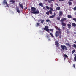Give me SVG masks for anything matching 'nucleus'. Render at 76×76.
I'll return each mask as SVG.
<instances>
[{
    "mask_svg": "<svg viewBox=\"0 0 76 76\" xmlns=\"http://www.w3.org/2000/svg\"><path fill=\"white\" fill-rule=\"evenodd\" d=\"M36 10V8L35 7H31V11H32V12H31V13H33V14H38L39 13V11Z\"/></svg>",
    "mask_w": 76,
    "mask_h": 76,
    "instance_id": "f257e3e1",
    "label": "nucleus"
},
{
    "mask_svg": "<svg viewBox=\"0 0 76 76\" xmlns=\"http://www.w3.org/2000/svg\"><path fill=\"white\" fill-rule=\"evenodd\" d=\"M61 46L63 50H67V48L66 46L64 45H61Z\"/></svg>",
    "mask_w": 76,
    "mask_h": 76,
    "instance_id": "f03ea898",
    "label": "nucleus"
},
{
    "mask_svg": "<svg viewBox=\"0 0 76 76\" xmlns=\"http://www.w3.org/2000/svg\"><path fill=\"white\" fill-rule=\"evenodd\" d=\"M60 31H57L55 33V36L57 38L59 37V35H60Z\"/></svg>",
    "mask_w": 76,
    "mask_h": 76,
    "instance_id": "7ed1b4c3",
    "label": "nucleus"
},
{
    "mask_svg": "<svg viewBox=\"0 0 76 76\" xmlns=\"http://www.w3.org/2000/svg\"><path fill=\"white\" fill-rule=\"evenodd\" d=\"M55 44L56 47H59V43L57 41H56L55 42Z\"/></svg>",
    "mask_w": 76,
    "mask_h": 76,
    "instance_id": "20e7f679",
    "label": "nucleus"
},
{
    "mask_svg": "<svg viewBox=\"0 0 76 76\" xmlns=\"http://www.w3.org/2000/svg\"><path fill=\"white\" fill-rule=\"evenodd\" d=\"M65 20H66V18H63L62 19H61L60 20V22H64Z\"/></svg>",
    "mask_w": 76,
    "mask_h": 76,
    "instance_id": "39448f33",
    "label": "nucleus"
},
{
    "mask_svg": "<svg viewBox=\"0 0 76 76\" xmlns=\"http://www.w3.org/2000/svg\"><path fill=\"white\" fill-rule=\"evenodd\" d=\"M16 9L17 12H18V13H20V10H19V7H17L16 8Z\"/></svg>",
    "mask_w": 76,
    "mask_h": 76,
    "instance_id": "423d86ee",
    "label": "nucleus"
},
{
    "mask_svg": "<svg viewBox=\"0 0 76 76\" xmlns=\"http://www.w3.org/2000/svg\"><path fill=\"white\" fill-rule=\"evenodd\" d=\"M69 24H67V26L68 28H69V29H70V28H71V24H72V23H71L70 22H69Z\"/></svg>",
    "mask_w": 76,
    "mask_h": 76,
    "instance_id": "0eeeda50",
    "label": "nucleus"
},
{
    "mask_svg": "<svg viewBox=\"0 0 76 76\" xmlns=\"http://www.w3.org/2000/svg\"><path fill=\"white\" fill-rule=\"evenodd\" d=\"M61 24L62 25V26H66V23L64 22H61Z\"/></svg>",
    "mask_w": 76,
    "mask_h": 76,
    "instance_id": "6e6552de",
    "label": "nucleus"
},
{
    "mask_svg": "<svg viewBox=\"0 0 76 76\" xmlns=\"http://www.w3.org/2000/svg\"><path fill=\"white\" fill-rule=\"evenodd\" d=\"M56 16V13H54V15H52V16H50L49 18H53L54 17H55Z\"/></svg>",
    "mask_w": 76,
    "mask_h": 76,
    "instance_id": "1a4fd4ad",
    "label": "nucleus"
},
{
    "mask_svg": "<svg viewBox=\"0 0 76 76\" xmlns=\"http://www.w3.org/2000/svg\"><path fill=\"white\" fill-rule=\"evenodd\" d=\"M48 26H45L44 29V31H46L47 29H48Z\"/></svg>",
    "mask_w": 76,
    "mask_h": 76,
    "instance_id": "9d476101",
    "label": "nucleus"
},
{
    "mask_svg": "<svg viewBox=\"0 0 76 76\" xmlns=\"http://www.w3.org/2000/svg\"><path fill=\"white\" fill-rule=\"evenodd\" d=\"M19 5L20 7L22 9H23V6L22 4H20Z\"/></svg>",
    "mask_w": 76,
    "mask_h": 76,
    "instance_id": "9b49d317",
    "label": "nucleus"
},
{
    "mask_svg": "<svg viewBox=\"0 0 76 76\" xmlns=\"http://www.w3.org/2000/svg\"><path fill=\"white\" fill-rule=\"evenodd\" d=\"M3 3L4 4H6V5H8V4L7 3V2L6 1H3Z\"/></svg>",
    "mask_w": 76,
    "mask_h": 76,
    "instance_id": "f8f14e48",
    "label": "nucleus"
},
{
    "mask_svg": "<svg viewBox=\"0 0 76 76\" xmlns=\"http://www.w3.org/2000/svg\"><path fill=\"white\" fill-rule=\"evenodd\" d=\"M60 7H57L56 8V10H60Z\"/></svg>",
    "mask_w": 76,
    "mask_h": 76,
    "instance_id": "ddd939ff",
    "label": "nucleus"
},
{
    "mask_svg": "<svg viewBox=\"0 0 76 76\" xmlns=\"http://www.w3.org/2000/svg\"><path fill=\"white\" fill-rule=\"evenodd\" d=\"M66 44L67 46H68L69 47H71V45H70V44L69 43H66Z\"/></svg>",
    "mask_w": 76,
    "mask_h": 76,
    "instance_id": "4468645a",
    "label": "nucleus"
},
{
    "mask_svg": "<svg viewBox=\"0 0 76 76\" xmlns=\"http://www.w3.org/2000/svg\"><path fill=\"white\" fill-rule=\"evenodd\" d=\"M72 26H73L74 27H76V24H75L74 23H72Z\"/></svg>",
    "mask_w": 76,
    "mask_h": 76,
    "instance_id": "2eb2a0df",
    "label": "nucleus"
},
{
    "mask_svg": "<svg viewBox=\"0 0 76 76\" xmlns=\"http://www.w3.org/2000/svg\"><path fill=\"white\" fill-rule=\"evenodd\" d=\"M10 3H14L15 2L14 1V0H11L10 1Z\"/></svg>",
    "mask_w": 76,
    "mask_h": 76,
    "instance_id": "dca6fc26",
    "label": "nucleus"
},
{
    "mask_svg": "<svg viewBox=\"0 0 76 76\" xmlns=\"http://www.w3.org/2000/svg\"><path fill=\"white\" fill-rule=\"evenodd\" d=\"M62 16V11H60L59 12V16Z\"/></svg>",
    "mask_w": 76,
    "mask_h": 76,
    "instance_id": "f3484780",
    "label": "nucleus"
},
{
    "mask_svg": "<svg viewBox=\"0 0 76 76\" xmlns=\"http://www.w3.org/2000/svg\"><path fill=\"white\" fill-rule=\"evenodd\" d=\"M50 36H49L48 34H47L46 36V38H48V39L49 38H50Z\"/></svg>",
    "mask_w": 76,
    "mask_h": 76,
    "instance_id": "a211bd4d",
    "label": "nucleus"
},
{
    "mask_svg": "<svg viewBox=\"0 0 76 76\" xmlns=\"http://www.w3.org/2000/svg\"><path fill=\"white\" fill-rule=\"evenodd\" d=\"M39 6H40L41 7H43V4L42 3H39Z\"/></svg>",
    "mask_w": 76,
    "mask_h": 76,
    "instance_id": "6ab92c4d",
    "label": "nucleus"
},
{
    "mask_svg": "<svg viewBox=\"0 0 76 76\" xmlns=\"http://www.w3.org/2000/svg\"><path fill=\"white\" fill-rule=\"evenodd\" d=\"M49 34L52 37H54V36L53 35V34H52V33H51L50 32V33H49Z\"/></svg>",
    "mask_w": 76,
    "mask_h": 76,
    "instance_id": "aec40b11",
    "label": "nucleus"
},
{
    "mask_svg": "<svg viewBox=\"0 0 76 76\" xmlns=\"http://www.w3.org/2000/svg\"><path fill=\"white\" fill-rule=\"evenodd\" d=\"M76 52V50H73L72 52V54H73L74 53Z\"/></svg>",
    "mask_w": 76,
    "mask_h": 76,
    "instance_id": "412c9836",
    "label": "nucleus"
},
{
    "mask_svg": "<svg viewBox=\"0 0 76 76\" xmlns=\"http://www.w3.org/2000/svg\"><path fill=\"white\" fill-rule=\"evenodd\" d=\"M46 8L47 9H48V10H50V7H49L48 6H46Z\"/></svg>",
    "mask_w": 76,
    "mask_h": 76,
    "instance_id": "4be33fe9",
    "label": "nucleus"
},
{
    "mask_svg": "<svg viewBox=\"0 0 76 76\" xmlns=\"http://www.w3.org/2000/svg\"><path fill=\"white\" fill-rule=\"evenodd\" d=\"M68 18H72V16L70 15H68Z\"/></svg>",
    "mask_w": 76,
    "mask_h": 76,
    "instance_id": "5701e85b",
    "label": "nucleus"
},
{
    "mask_svg": "<svg viewBox=\"0 0 76 76\" xmlns=\"http://www.w3.org/2000/svg\"><path fill=\"white\" fill-rule=\"evenodd\" d=\"M57 29V30H58V31H60V30H61V29H60V28L57 27L56 28Z\"/></svg>",
    "mask_w": 76,
    "mask_h": 76,
    "instance_id": "b1692460",
    "label": "nucleus"
},
{
    "mask_svg": "<svg viewBox=\"0 0 76 76\" xmlns=\"http://www.w3.org/2000/svg\"><path fill=\"white\" fill-rule=\"evenodd\" d=\"M72 19H73V20H74V21H75L76 22V18H73Z\"/></svg>",
    "mask_w": 76,
    "mask_h": 76,
    "instance_id": "393cba45",
    "label": "nucleus"
},
{
    "mask_svg": "<svg viewBox=\"0 0 76 76\" xmlns=\"http://www.w3.org/2000/svg\"><path fill=\"white\" fill-rule=\"evenodd\" d=\"M69 5H72V2L70 1L69 2Z\"/></svg>",
    "mask_w": 76,
    "mask_h": 76,
    "instance_id": "a878e982",
    "label": "nucleus"
},
{
    "mask_svg": "<svg viewBox=\"0 0 76 76\" xmlns=\"http://www.w3.org/2000/svg\"><path fill=\"white\" fill-rule=\"evenodd\" d=\"M49 11H48L46 12V14L47 15H49Z\"/></svg>",
    "mask_w": 76,
    "mask_h": 76,
    "instance_id": "bb28decb",
    "label": "nucleus"
},
{
    "mask_svg": "<svg viewBox=\"0 0 76 76\" xmlns=\"http://www.w3.org/2000/svg\"><path fill=\"white\" fill-rule=\"evenodd\" d=\"M50 20L49 19H47L46 20V22H50Z\"/></svg>",
    "mask_w": 76,
    "mask_h": 76,
    "instance_id": "cd10ccee",
    "label": "nucleus"
},
{
    "mask_svg": "<svg viewBox=\"0 0 76 76\" xmlns=\"http://www.w3.org/2000/svg\"><path fill=\"white\" fill-rule=\"evenodd\" d=\"M44 20H42L41 21V22L42 23H44Z\"/></svg>",
    "mask_w": 76,
    "mask_h": 76,
    "instance_id": "c85d7f7f",
    "label": "nucleus"
},
{
    "mask_svg": "<svg viewBox=\"0 0 76 76\" xmlns=\"http://www.w3.org/2000/svg\"><path fill=\"white\" fill-rule=\"evenodd\" d=\"M46 31L48 32H50V30L49 29H47Z\"/></svg>",
    "mask_w": 76,
    "mask_h": 76,
    "instance_id": "c756f323",
    "label": "nucleus"
},
{
    "mask_svg": "<svg viewBox=\"0 0 76 76\" xmlns=\"http://www.w3.org/2000/svg\"><path fill=\"white\" fill-rule=\"evenodd\" d=\"M73 47L74 48H76V45L74 44L73 45Z\"/></svg>",
    "mask_w": 76,
    "mask_h": 76,
    "instance_id": "7c9ffc66",
    "label": "nucleus"
},
{
    "mask_svg": "<svg viewBox=\"0 0 76 76\" xmlns=\"http://www.w3.org/2000/svg\"><path fill=\"white\" fill-rule=\"evenodd\" d=\"M57 20H59L60 19V17H58L57 18Z\"/></svg>",
    "mask_w": 76,
    "mask_h": 76,
    "instance_id": "2f4dec72",
    "label": "nucleus"
},
{
    "mask_svg": "<svg viewBox=\"0 0 76 76\" xmlns=\"http://www.w3.org/2000/svg\"><path fill=\"white\" fill-rule=\"evenodd\" d=\"M37 26H39V25H40V23H37Z\"/></svg>",
    "mask_w": 76,
    "mask_h": 76,
    "instance_id": "473e14b6",
    "label": "nucleus"
},
{
    "mask_svg": "<svg viewBox=\"0 0 76 76\" xmlns=\"http://www.w3.org/2000/svg\"><path fill=\"white\" fill-rule=\"evenodd\" d=\"M49 31H51V32H53V29H50Z\"/></svg>",
    "mask_w": 76,
    "mask_h": 76,
    "instance_id": "72a5a7b5",
    "label": "nucleus"
},
{
    "mask_svg": "<svg viewBox=\"0 0 76 76\" xmlns=\"http://www.w3.org/2000/svg\"><path fill=\"white\" fill-rule=\"evenodd\" d=\"M64 57H68L67 55H66V54H65L64 55Z\"/></svg>",
    "mask_w": 76,
    "mask_h": 76,
    "instance_id": "f704fd0d",
    "label": "nucleus"
},
{
    "mask_svg": "<svg viewBox=\"0 0 76 76\" xmlns=\"http://www.w3.org/2000/svg\"><path fill=\"white\" fill-rule=\"evenodd\" d=\"M49 12L50 14H52V11L51 10H49Z\"/></svg>",
    "mask_w": 76,
    "mask_h": 76,
    "instance_id": "c9c22d12",
    "label": "nucleus"
},
{
    "mask_svg": "<svg viewBox=\"0 0 76 76\" xmlns=\"http://www.w3.org/2000/svg\"><path fill=\"white\" fill-rule=\"evenodd\" d=\"M73 10H74L75 11H76V7H75L74 8Z\"/></svg>",
    "mask_w": 76,
    "mask_h": 76,
    "instance_id": "e433bc0d",
    "label": "nucleus"
},
{
    "mask_svg": "<svg viewBox=\"0 0 76 76\" xmlns=\"http://www.w3.org/2000/svg\"><path fill=\"white\" fill-rule=\"evenodd\" d=\"M49 10H53V8L52 7H50V8H49Z\"/></svg>",
    "mask_w": 76,
    "mask_h": 76,
    "instance_id": "4c0bfd02",
    "label": "nucleus"
},
{
    "mask_svg": "<svg viewBox=\"0 0 76 76\" xmlns=\"http://www.w3.org/2000/svg\"><path fill=\"white\" fill-rule=\"evenodd\" d=\"M43 9L44 10H46V8L45 7H43Z\"/></svg>",
    "mask_w": 76,
    "mask_h": 76,
    "instance_id": "58836bf2",
    "label": "nucleus"
},
{
    "mask_svg": "<svg viewBox=\"0 0 76 76\" xmlns=\"http://www.w3.org/2000/svg\"><path fill=\"white\" fill-rule=\"evenodd\" d=\"M74 60H75V61H76V57H74Z\"/></svg>",
    "mask_w": 76,
    "mask_h": 76,
    "instance_id": "ea45409f",
    "label": "nucleus"
},
{
    "mask_svg": "<svg viewBox=\"0 0 76 76\" xmlns=\"http://www.w3.org/2000/svg\"><path fill=\"white\" fill-rule=\"evenodd\" d=\"M61 34L60 35H59V38H61Z\"/></svg>",
    "mask_w": 76,
    "mask_h": 76,
    "instance_id": "a19ab883",
    "label": "nucleus"
},
{
    "mask_svg": "<svg viewBox=\"0 0 76 76\" xmlns=\"http://www.w3.org/2000/svg\"><path fill=\"white\" fill-rule=\"evenodd\" d=\"M55 5H56V6H58V4L57 3L55 4Z\"/></svg>",
    "mask_w": 76,
    "mask_h": 76,
    "instance_id": "79ce46f5",
    "label": "nucleus"
},
{
    "mask_svg": "<svg viewBox=\"0 0 76 76\" xmlns=\"http://www.w3.org/2000/svg\"><path fill=\"white\" fill-rule=\"evenodd\" d=\"M73 67L74 68H75V64H73Z\"/></svg>",
    "mask_w": 76,
    "mask_h": 76,
    "instance_id": "37998d69",
    "label": "nucleus"
},
{
    "mask_svg": "<svg viewBox=\"0 0 76 76\" xmlns=\"http://www.w3.org/2000/svg\"><path fill=\"white\" fill-rule=\"evenodd\" d=\"M60 1H64V0H58Z\"/></svg>",
    "mask_w": 76,
    "mask_h": 76,
    "instance_id": "c03bdc74",
    "label": "nucleus"
},
{
    "mask_svg": "<svg viewBox=\"0 0 76 76\" xmlns=\"http://www.w3.org/2000/svg\"><path fill=\"white\" fill-rule=\"evenodd\" d=\"M55 0H50V1H54Z\"/></svg>",
    "mask_w": 76,
    "mask_h": 76,
    "instance_id": "a18cd8bd",
    "label": "nucleus"
},
{
    "mask_svg": "<svg viewBox=\"0 0 76 76\" xmlns=\"http://www.w3.org/2000/svg\"><path fill=\"white\" fill-rule=\"evenodd\" d=\"M74 56H75V57H76V54H74Z\"/></svg>",
    "mask_w": 76,
    "mask_h": 76,
    "instance_id": "49530a36",
    "label": "nucleus"
},
{
    "mask_svg": "<svg viewBox=\"0 0 76 76\" xmlns=\"http://www.w3.org/2000/svg\"><path fill=\"white\" fill-rule=\"evenodd\" d=\"M48 40L49 41H50V38L48 39Z\"/></svg>",
    "mask_w": 76,
    "mask_h": 76,
    "instance_id": "de8ad7c7",
    "label": "nucleus"
},
{
    "mask_svg": "<svg viewBox=\"0 0 76 76\" xmlns=\"http://www.w3.org/2000/svg\"><path fill=\"white\" fill-rule=\"evenodd\" d=\"M69 0V1H73V0Z\"/></svg>",
    "mask_w": 76,
    "mask_h": 76,
    "instance_id": "09e8293b",
    "label": "nucleus"
},
{
    "mask_svg": "<svg viewBox=\"0 0 76 76\" xmlns=\"http://www.w3.org/2000/svg\"><path fill=\"white\" fill-rule=\"evenodd\" d=\"M48 1L49 2V3H51V2L50 1Z\"/></svg>",
    "mask_w": 76,
    "mask_h": 76,
    "instance_id": "8fccbe9b",
    "label": "nucleus"
},
{
    "mask_svg": "<svg viewBox=\"0 0 76 76\" xmlns=\"http://www.w3.org/2000/svg\"><path fill=\"white\" fill-rule=\"evenodd\" d=\"M75 16H76V12H75Z\"/></svg>",
    "mask_w": 76,
    "mask_h": 76,
    "instance_id": "3c124183",
    "label": "nucleus"
},
{
    "mask_svg": "<svg viewBox=\"0 0 76 76\" xmlns=\"http://www.w3.org/2000/svg\"><path fill=\"white\" fill-rule=\"evenodd\" d=\"M64 60H66V58H64Z\"/></svg>",
    "mask_w": 76,
    "mask_h": 76,
    "instance_id": "603ef678",
    "label": "nucleus"
},
{
    "mask_svg": "<svg viewBox=\"0 0 76 76\" xmlns=\"http://www.w3.org/2000/svg\"><path fill=\"white\" fill-rule=\"evenodd\" d=\"M45 1H47V0H44Z\"/></svg>",
    "mask_w": 76,
    "mask_h": 76,
    "instance_id": "864d4df0",
    "label": "nucleus"
},
{
    "mask_svg": "<svg viewBox=\"0 0 76 76\" xmlns=\"http://www.w3.org/2000/svg\"><path fill=\"white\" fill-rule=\"evenodd\" d=\"M28 10H29V11H30V9H28Z\"/></svg>",
    "mask_w": 76,
    "mask_h": 76,
    "instance_id": "5fc2aeb1",
    "label": "nucleus"
},
{
    "mask_svg": "<svg viewBox=\"0 0 76 76\" xmlns=\"http://www.w3.org/2000/svg\"><path fill=\"white\" fill-rule=\"evenodd\" d=\"M53 5H52L51 6V7H53Z\"/></svg>",
    "mask_w": 76,
    "mask_h": 76,
    "instance_id": "6e6d98bb",
    "label": "nucleus"
},
{
    "mask_svg": "<svg viewBox=\"0 0 76 76\" xmlns=\"http://www.w3.org/2000/svg\"><path fill=\"white\" fill-rule=\"evenodd\" d=\"M4 0V1H6V0Z\"/></svg>",
    "mask_w": 76,
    "mask_h": 76,
    "instance_id": "4d7b16f0",
    "label": "nucleus"
},
{
    "mask_svg": "<svg viewBox=\"0 0 76 76\" xmlns=\"http://www.w3.org/2000/svg\"><path fill=\"white\" fill-rule=\"evenodd\" d=\"M17 1H18V0H16Z\"/></svg>",
    "mask_w": 76,
    "mask_h": 76,
    "instance_id": "13d9d810",
    "label": "nucleus"
},
{
    "mask_svg": "<svg viewBox=\"0 0 76 76\" xmlns=\"http://www.w3.org/2000/svg\"><path fill=\"white\" fill-rule=\"evenodd\" d=\"M26 9H27V8H26Z\"/></svg>",
    "mask_w": 76,
    "mask_h": 76,
    "instance_id": "bf43d9fd",
    "label": "nucleus"
},
{
    "mask_svg": "<svg viewBox=\"0 0 76 76\" xmlns=\"http://www.w3.org/2000/svg\"><path fill=\"white\" fill-rule=\"evenodd\" d=\"M7 6H9L7 5Z\"/></svg>",
    "mask_w": 76,
    "mask_h": 76,
    "instance_id": "052dcab7",
    "label": "nucleus"
}]
</instances>
